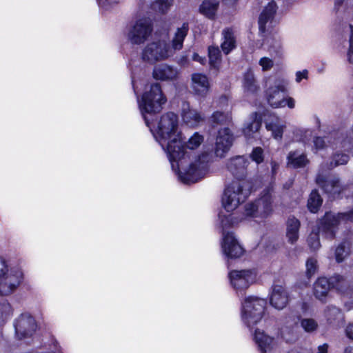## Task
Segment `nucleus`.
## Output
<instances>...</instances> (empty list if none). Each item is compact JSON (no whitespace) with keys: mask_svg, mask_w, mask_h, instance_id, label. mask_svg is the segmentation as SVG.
Returning <instances> with one entry per match:
<instances>
[{"mask_svg":"<svg viewBox=\"0 0 353 353\" xmlns=\"http://www.w3.org/2000/svg\"><path fill=\"white\" fill-rule=\"evenodd\" d=\"M233 141V136L228 128L219 130L216 139L215 154L217 157H223L230 150Z\"/></svg>","mask_w":353,"mask_h":353,"instance_id":"15","label":"nucleus"},{"mask_svg":"<svg viewBox=\"0 0 353 353\" xmlns=\"http://www.w3.org/2000/svg\"><path fill=\"white\" fill-rule=\"evenodd\" d=\"M334 9L338 16L344 14L345 18L353 15V0H336Z\"/></svg>","mask_w":353,"mask_h":353,"instance_id":"30","label":"nucleus"},{"mask_svg":"<svg viewBox=\"0 0 353 353\" xmlns=\"http://www.w3.org/2000/svg\"><path fill=\"white\" fill-rule=\"evenodd\" d=\"M8 265L5 259L0 257V285L7 284L5 281L9 279L8 287H17L22 284L21 280L23 279V274L21 272H17L16 275H8Z\"/></svg>","mask_w":353,"mask_h":353,"instance_id":"21","label":"nucleus"},{"mask_svg":"<svg viewBox=\"0 0 353 353\" xmlns=\"http://www.w3.org/2000/svg\"><path fill=\"white\" fill-rule=\"evenodd\" d=\"M343 216L341 213L326 212L318 222L319 232H321L327 239L330 241L334 239L338 231V226L341 221H343Z\"/></svg>","mask_w":353,"mask_h":353,"instance_id":"10","label":"nucleus"},{"mask_svg":"<svg viewBox=\"0 0 353 353\" xmlns=\"http://www.w3.org/2000/svg\"><path fill=\"white\" fill-rule=\"evenodd\" d=\"M352 244L348 241H342L336 248L335 259L338 263L343 262L351 252Z\"/></svg>","mask_w":353,"mask_h":353,"instance_id":"35","label":"nucleus"},{"mask_svg":"<svg viewBox=\"0 0 353 353\" xmlns=\"http://www.w3.org/2000/svg\"><path fill=\"white\" fill-rule=\"evenodd\" d=\"M300 319L301 326L306 332H312L317 330L318 323L314 319Z\"/></svg>","mask_w":353,"mask_h":353,"instance_id":"41","label":"nucleus"},{"mask_svg":"<svg viewBox=\"0 0 353 353\" xmlns=\"http://www.w3.org/2000/svg\"><path fill=\"white\" fill-rule=\"evenodd\" d=\"M166 102L167 98L158 83H152L150 85V90L143 94L141 101L139 102V108L148 126H149V119L145 113L154 114L159 112Z\"/></svg>","mask_w":353,"mask_h":353,"instance_id":"4","label":"nucleus"},{"mask_svg":"<svg viewBox=\"0 0 353 353\" xmlns=\"http://www.w3.org/2000/svg\"><path fill=\"white\" fill-rule=\"evenodd\" d=\"M252 159L256 163H260L263 161V150L260 147H256L253 149L251 154Z\"/></svg>","mask_w":353,"mask_h":353,"instance_id":"47","label":"nucleus"},{"mask_svg":"<svg viewBox=\"0 0 353 353\" xmlns=\"http://www.w3.org/2000/svg\"><path fill=\"white\" fill-rule=\"evenodd\" d=\"M344 353H353V347L349 346L345 349Z\"/></svg>","mask_w":353,"mask_h":353,"instance_id":"60","label":"nucleus"},{"mask_svg":"<svg viewBox=\"0 0 353 353\" xmlns=\"http://www.w3.org/2000/svg\"><path fill=\"white\" fill-rule=\"evenodd\" d=\"M322 204V199L319 192L313 190L307 201V207L311 212L315 213L318 211Z\"/></svg>","mask_w":353,"mask_h":353,"instance_id":"39","label":"nucleus"},{"mask_svg":"<svg viewBox=\"0 0 353 353\" xmlns=\"http://www.w3.org/2000/svg\"><path fill=\"white\" fill-rule=\"evenodd\" d=\"M308 305L306 302H303L301 305V309L303 312H305L307 310Z\"/></svg>","mask_w":353,"mask_h":353,"instance_id":"59","label":"nucleus"},{"mask_svg":"<svg viewBox=\"0 0 353 353\" xmlns=\"http://www.w3.org/2000/svg\"><path fill=\"white\" fill-rule=\"evenodd\" d=\"M285 128V122L279 119L272 121L266 123V129L272 132V136L276 139H281Z\"/></svg>","mask_w":353,"mask_h":353,"instance_id":"34","label":"nucleus"},{"mask_svg":"<svg viewBox=\"0 0 353 353\" xmlns=\"http://www.w3.org/2000/svg\"><path fill=\"white\" fill-rule=\"evenodd\" d=\"M221 248L223 254L228 259H232L241 257L245 252L243 248L232 232H223Z\"/></svg>","mask_w":353,"mask_h":353,"instance_id":"13","label":"nucleus"},{"mask_svg":"<svg viewBox=\"0 0 353 353\" xmlns=\"http://www.w3.org/2000/svg\"><path fill=\"white\" fill-rule=\"evenodd\" d=\"M15 334L21 340L33 335L36 330V322L29 314H21L14 322Z\"/></svg>","mask_w":353,"mask_h":353,"instance_id":"12","label":"nucleus"},{"mask_svg":"<svg viewBox=\"0 0 353 353\" xmlns=\"http://www.w3.org/2000/svg\"><path fill=\"white\" fill-rule=\"evenodd\" d=\"M178 63L181 65H185L188 62V59L187 55H181L178 61Z\"/></svg>","mask_w":353,"mask_h":353,"instance_id":"55","label":"nucleus"},{"mask_svg":"<svg viewBox=\"0 0 353 353\" xmlns=\"http://www.w3.org/2000/svg\"><path fill=\"white\" fill-rule=\"evenodd\" d=\"M212 125L213 126L219 125H226L231 122L232 117L228 112H223L216 111L214 112L210 118Z\"/></svg>","mask_w":353,"mask_h":353,"instance_id":"38","label":"nucleus"},{"mask_svg":"<svg viewBox=\"0 0 353 353\" xmlns=\"http://www.w3.org/2000/svg\"><path fill=\"white\" fill-rule=\"evenodd\" d=\"M179 70L177 68L163 63L156 65L152 72L153 77L159 81H175L179 76Z\"/></svg>","mask_w":353,"mask_h":353,"instance_id":"17","label":"nucleus"},{"mask_svg":"<svg viewBox=\"0 0 353 353\" xmlns=\"http://www.w3.org/2000/svg\"><path fill=\"white\" fill-rule=\"evenodd\" d=\"M248 163V159L243 156H236L228 161L227 168L233 176L241 179L245 177L247 174Z\"/></svg>","mask_w":353,"mask_h":353,"instance_id":"20","label":"nucleus"},{"mask_svg":"<svg viewBox=\"0 0 353 353\" xmlns=\"http://www.w3.org/2000/svg\"><path fill=\"white\" fill-rule=\"evenodd\" d=\"M272 289V292L270 299L271 305L277 310L284 308L289 301V295L285 291V288Z\"/></svg>","mask_w":353,"mask_h":353,"instance_id":"23","label":"nucleus"},{"mask_svg":"<svg viewBox=\"0 0 353 353\" xmlns=\"http://www.w3.org/2000/svg\"><path fill=\"white\" fill-rule=\"evenodd\" d=\"M305 265H306V274L308 276V277L310 278L317 271V269H318L317 260L314 257L309 258L306 261Z\"/></svg>","mask_w":353,"mask_h":353,"instance_id":"45","label":"nucleus"},{"mask_svg":"<svg viewBox=\"0 0 353 353\" xmlns=\"http://www.w3.org/2000/svg\"><path fill=\"white\" fill-rule=\"evenodd\" d=\"M220 219L221 225L223 228L227 226H232L237 223V221H234V216L232 215L225 217L220 215Z\"/></svg>","mask_w":353,"mask_h":353,"instance_id":"50","label":"nucleus"},{"mask_svg":"<svg viewBox=\"0 0 353 353\" xmlns=\"http://www.w3.org/2000/svg\"><path fill=\"white\" fill-rule=\"evenodd\" d=\"M288 82L284 79H276L272 85L267 89L266 98L269 105L273 108H281L285 105L290 109L295 107V100L291 97H284L288 92Z\"/></svg>","mask_w":353,"mask_h":353,"instance_id":"6","label":"nucleus"},{"mask_svg":"<svg viewBox=\"0 0 353 353\" xmlns=\"http://www.w3.org/2000/svg\"><path fill=\"white\" fill-rule=\"evenodd\" d=\"M307 244L309 247L313 250H317L321 247L319 231H312L307 238Z\"/></svg>","mask_w":353,"mask_h":353,"instance_id":"44","label":"nucleus"},{"mask_svg":"<svg viewBox=\"0 0 353 353\" xmlns=\"http://www.w3.org/2000/svg\"><path fill=\"white\" fill-rule=\"evenodd\" d=\"M237 290H239V288H236ZM245 288H239V290H244Z\"/></svg>","mask_w":353,"mask_h":353,"instance_id":"64","label":"nucleus"},{"mask_svg":"<svg viewBox=\"0 0 353 353\" xmlns=\"http://www.w3.org/2000/svg\"><path fill=\"white\" fill-rule=\"evenodd\" d=\"M174 54L169 43L164 39L148 43L142 52V59L151 63L165 60Z\"/></svg>","mask_w":353,"mask_h":353,"instance_id":"7","label":"nucleus"},{"mask_svg":"<svg viewBox=\"0 0 353 353\" xmlns=\"http://www.w3.org/2000/svg\"><path fill=\"white\" fill-rule=\"evenodd\" d=\"M259 65L263 71L270 70L274 65L273 61L268 57H263L259 61Z\"/></svg>","mask_w":353,"mask_h":353,"instance_id":"49","label":"nucleus"},{"mask_svg":"<svg viewBox=\"0 0 353 353\" xmlns=\"http://www.w3.org/2000/svg\"><path fill=\"white\" fill-rule=\"evenodd\" d=\"M343 279V277L339 274H335L329 279L321 276L316 281L315 287H335L336 285L342 283Z\"/></svg>","mask_w":353,"mask_h":353,"instance_id":"37","label":"nucleus"},{"mask_svg":"<svg viewBox=\"0 0 353 353\" xmlns=\"http://www.w3.org/2000/svg\"><path fill=\"white\" fill-rule=\"evenodd\" d=\"M192 59L194 61H199L201 63H202V61H203V59L200 56H199V54H197L196 53H194Z\"/></svg>","mask_w":353,"mask_h":353,"instance_id":"57","label":"nucleus"},{"mask_svg":"<svg viewBox=\"0 0 353 353\" xmlns=\"http://www.w3.org/2000/svg\"><path fill=\"white\" fill-rule=\"evenodd\" d=\"M341 215H344L343 216V221H351L353 222V209L348 212L341 213Z\"/></svg>","mask_w":353,"mask_h":353,"instance_id":"53","label":"nucleus"},{"mask_svg":"<svg viewBox=\"0 0 353 353\" xmlns=\"http://www.w3.org/2000/svg\"><path fill=\"white\" fill-rule=\"evenodd\" d=\"M219 7L217 0H204L199 7L200 12L209 19H214Z\"/></svg>","mask_w":353,"mask_h":353,"instance_id":"32","label":"nucleus"},{"mask_svg":"<svg viewBox=\"0 0 353 353\" xmlns=\"http://www.w3.org/2000/svg\"><path fill=\"white\" fill-rule=\"evenodd\" d=\"M203 141V137L199 134L198 132L194 133L185 144H182L181 138L180 137L181 150L183 152V156L179 159H172V161L169 159L172 169L174 170L175 166L179 168L180 165L179 161H181L183 159H185V157L190 158V153L187 151L188 149L190 150H195L200 146Z\"/></svg>","mask_w":353,"mask_h":353,"instance_id":"14","label":"nucleus"},{"mask_svg":"<svg viewBox=\"0 0 353 353\" xmlns=\"http://www.w3.org/2000/svg\"><path fill=\"white\" fill-rule=\"evenodd\" d=\"M345 333L349 339L353 340V324L350 325L346 327Z\"/></svg>","mask_w":353,"mask_h":353,"instance_id":"54","label":"nucleus"},{"mask_svg":"<svg viewBox=\"0 0 353 353\" xmlns=\"http://www.w3.org/2000/svg\"><path fill=\"white\" fill-rule=\"evenodd\" d=\"M313 143L316 150H322L327 146L326 141L323 137H315L313 140Z\"/></svg>","mask_w":353,"mask_h":353,"instance_id":"51","label":"nucleus"},{"mask_svg":"<svg viewBox=\"0 0 353 353\" xmlns=\"http://www.w3.org/2000/svg\"><path fill=\"white\" fill-rule=\"evenodd\" d=\"M323 290L319 292L317 288H313L314 296L322 303H326L332 297V292L342 296V301L344 306L347 310L353 309V288H323Z\"/></svg>","mask_w":353,"mask_h":353,"instance_id":"11","label":"nucleus"},{"mask_svg":"<svg viewBox=\"0 0 353 353\" xmlns=\"http://www.w3.org/2000/svg\"><path fill=\"white\" fill-rule=\"evenodd\" d=\"M174 0H155L151 4V8L155 12L165 14L173 5Z\"/></svg>","mask_w":353,"mask_h":353,"instance_id":"40","label":"nucleus"},{"mask_svg":"<svg viewBox=\"0 0 353 353\" xmlns=\"http://www.w3.org/2000/svg\"><path fill=\"white\" fill-rule=\"evenodd\" d=\"M308 72L307 70H303V71H298L296 73V81L297 83L301 82L303 79H307L308 77Z\"/></svg>","mask_w":353,"mask_h":353,"instance_id":"52","label":"nucleus"},{"mask_svg":"<svg viewBox=\"0 0 353 353\" xmlns=\"http://www.w3.org/2000/svg\"><path fill=\"white\" fill-rule=\"evenodd\" d=\"M243 85L245 92L248 93H256L258 92L259 87L254 78V75L251 70H248L245 73L243 77Z\"/></svg>","mask_w":353,"mask_h":353,"instance_id":"33","label":"nucleus"},{"mask_svg":"<svg viewBox=\"0 0 353 353\" xmlns=\"http://www.w3.org/2000/svg\"><path fill=\"white\" fill-rule=\"evenodd\" d=\"M250 194V183L245 181H235L228 185L221 199L222 205L227 212H232L243 203Z\"/></svg>","mask_w":353,"mask_h":353,"instance_id":"3","label":"nucleus"},{"mask_svg":"<svg viewBox=\"0 0 353 353\" xmlns=\"http://www.w3.org/2000/svg\"><path fill=\"white\" fill-rule=\"evenodd\" d=\"M316 182L326 193L333 196L339 195L343 190L339 179L336 176L327 180L323 174L319 173L316 178Z\"/></svg>","mask_w":353,"mask_h":353,"instance_id":"18","label":"nucleus"},{"mask_svg":"<svg viewBox=\"0 0 353 353\" xmlns=\"http://www.w3.org/2000/svg\"><path fill=\"white\" fill-rule=\"evenodd\" d=\"M349 161V156L345 154H336L334 155L331 164L334 166L344 165Z\"/></svg>","mask_w":353,"mask_h":353,"instance_id":"46","label":"nucleus"},{"mask_svg":"<svg viewBox=\"0 0 353 353\" xmlns=\"http://www.w3.org/2000/svg\"><path fill=\"white\" fill-rule=\"evenodd\" d=\"M15 289L16 288H7V290L6 291L5 294H12Z\"/></svg>","mask_w":353,"mask_h":353,"instance_id":"61","label":"nucleus"},{"mask_svg":"<svg viewBox=\"0 0 353 353\" xmlns=\"http://www.w3.org/2000/svg\"><path fill=\"white\" fill-rule=\"evenodd\" d=\"M182 118L189 125H194L203 120V117L196 110L191 109L188 103L184 102L182 106Z\"/></svg>","mask_w":353,"mask_h":353,"instance_id":"28","label":"nucleus"},{"mask_svg":"<svg viewBox=\"0 0 353 353\" xmlns=\"http://www.w3.org/2000/svg\"><path fill=\"white\" fill-rule=\"evenodd\" d=\"M178 124L177 115L171 112L163 114L157 123L156 139L167 152L171 161L172 159H179L183 156Z\"/></svg>","mask_w":353,"mask_h":353,"instance_id":"1","label":"nucleus"},{"mask_svg":"<svg viewBox=\"0 0 353 353\" xmlns=\"http://www.w3.org/2000/svg\"><path fill=\"white\" fill-rule=\"evenodd\" d=\"M272 171L273 172L275 171V163H272Z\"/></svg>","mask_w":353,"mask_h":353,"instance_id":"62","label":"nucleus"},{"mask_svg":"<svg viewBox=\"0 0 353 353\" xmlns=\"http://www.w3.org/2000/svg\"><path fill=\"white\" fill-rule=\"evenodd\" d=\"M300 221L295 217H290L286 223V236L289 243L294 244L299 239Z\"/></svg>","mask_w":353,"mask_h":353,"instance_id":"27","label":"nucleus"},{"mask_svg":"<svg viewBox=\"0 0 353 353\" xmlns=\"http://www.w3.org/2000/svg\"><path fill=\"white\" fill-rule=\"evenodd\" d=\"M350 36L349 39L350 46L347 52V59L350 63H353V26H350Z\"/></svg>","mask_w":353,"mask_h":353,"instance_id":"48","label":"nucleus"},{"mask_svg":"<svg viewBox=\"0 0 353 353\" xmlns=\"http://www.w3.org/2000/svg\"><path fill=\"white\" fill-rule=\"evenodd\" d=\"M222 42L221 48L224 54H228L236 48V38L234 32L230 28H225L222 30Z\"/></svg>","mask_w":353,"mask_h":353,"instance_id":"26","label":"nucleus"},{"mask_svg":"<svg viewBox=\"0 0 353 353\" xmlns=\"http://www.w3.org/2000/svg\"><path fill=\"white\" fill-rule=\"evenodd\" d=\"M13 309L10 303L5 299L0 300V327L12 316Z\"/></svg>","mask_w":353,"mask_h":353,"instance_id":"36","label":"nucleus"},{"mask_svg":"<svg viewBox=\"0 0 353 353\" xmlns=\"http://www.w3.org/2000/svg\"><path fill=\"white\" fill-rule=\"evenodd\" d=\"M328 345L324 343L322 345L318 347V351L316 353H327Z\"/></svg>","mask_w":353,"mask_h":353,"instance_id":"56","label":"nucleus"},{"mask_svg":"<svg viewBox=\"0 0 353 353\" xmlns=\"http://www.w3.org/2000/svg\"><path fill=\"white\" fill-rule=\"evenodd\" d=\"M238 0H223V1L228 5H233L236 3Z\"/></svg>","mask_w":353,"mask_h":353,"instance_id":"58","label":"nucleus"},{"mask_svg":"<svg viewBox=\"0 0 353 353\" xmlns=\"http://www.w3.org/2000/svg\"><path fill=\"white\" fill-rule=\"evenodd\" d=\"M189 30L188 24L184 23L181 28H178L172 39L171 49L174 52L175 50H179L183 48V43Z\"/></svg>","mask_w":353,"mask_h":353,"instance_id":"29","label":"nucleus"},{"mask_svg":"<svg viewBox=\"0 0 353 353\" xmlns=\"http://www.w3.org/2000/svg\"><path fill=\"white\" fill-rule=\"evenodd\" d=\"M152 31L153 25L151 19L149 18L140 19L128 29L127 39L133 45H141L148 40Z\"/></svg>","mask_w":353,"mask_h":353,"instance_id":"9","label":"nucleus"},{"mask_svg":"<svg viewBox=\"0 0 353 353\" xmlns=\"http://www.w3.org/2000/svg\"><path fill=\"white\" fill-rule=\"evenodd\" d=\"M210 63L216 67L221 59V51L218 46H210L208 48Z\"/></svg>","mask_w":353,"mask_h":353,"instance_id":"42","label":"nucleus"},{"mask_svg":"<svg viewBox=\"0 0 353 353\" xmlns=\"http://www.w3.org/2000/svg\"><path fill=\"white\" fill-rule=\"evenodd\" d=\"M208 154H203L198 156L194 162L184 172H179V177L185 184L194 183L203 178L208 172Z\"/></svg>","mask_w":353,"mask_h":353,"instance_id":"8","label":"nucleus"},{"mask_svg":"<svg viewBox=\"0 0 353 353\" xmlns=\"http://www.w3.org/2000/svg\"><path fill=\"white\" fill-rule=\"evenodd\" d=\"M254 340L261 353H267L268 350L272 349L274 338L267 335L263 331L261 332L258 328L254 330Z\"/></svg>","mask_w":353,"mask_h":353,"instance_id":"25","label":"nucleus"},{"mask_svg":"<svg viewBox=\"0 0 353 353\" xmlns=\"http://www.w3.org/2000/svg\"><path fill=\"white\" fill-rule=\"evenodd\" d=\"M261 126V121L258 119H254L243 129V133L246 137H251L253 133L256 132L260 129Z\"/></svg>","mask_w":353,"mask_h":353,"instance_id":"43","label":"nucleus"},{"mask_svg":"<svg viewBox=\"0 0 353 353\" xmlns=\"http://www.w3.org/2000/svg\"><path fill=\"white\" fill-rule=\"evenodd\" d=\"M309 163L305 154L298 151H292L288 156V163L294 168L305 167Z\"/></svg>","mask_w":353,"mask_h":353,"instance_id":"31","label":"nucleus"},{"mask_svg":"<svg viewBox=\"0 0 353 353\" xmlns=\"http://www.w3.org/2000/svg\"><path fill=\"white\" fill-rule=\"evenodd\" d=\"M274 197L273 188H265L258 199L245 205V216L261 219L268 218L273 212Z\"/></svg>","mask_w":353,"mask_h":353,"instance_id":"5","label":"nucleus"},{"mask_svg":"<svg viewBox=\"0 0 353 353\" xmlns=\"http://www.w3.org/2000/svg\"><path fill=\"white\" fill-rule=\"evenodd\" d=\"M210 84L208 77L201 73H193L191 77V88L194 93L205 97L208 93Z\"/></svg>","mask_w":353,"mask_h":353,"instance_id":"19","label":"nucleus"},{"mask_svg":"<svg viewBox=\"0 0 353 353\" xmlns=\"http://www.w3.org/2000/svg\"><path fill=\"white\" fill-rule=\"evenodd\" d=\"M325 316L327 323L339 328L345 325V316L342 310L334 305L327 306L325 311Z\"/></svg>","mask_w":353,"mask_h":353,"instance_id":"22","label":"nucleus"},{"mask_svg":"<svg viewBox=\"0 0 353 353\" xmlns=\"http://www.w3.org/2000/svg\"><path fill=\"white\" fill-rule=\"evenodd\" d=\"M229 279L232 285H254L256 281V273L252 270H232Z\"/></svg>","mask_w":353,"mask_h":353,"instance_id":"16","label":"nucleus"},{"mask_svg":"<svg viewBox=\"0 0 353 353\" xmlns=\"http://www.w3.org/2000/svg\"><path fill=\"white\" fill-rule=\"evenodd\" d=\"M276 11V6L274 1L270 2L263 9L259 19V31L264 33L266 30V24L274 19Z\"/></svg>","mask_w":353,"mask_h":353,"instance_id":"24","label":"nucleus"},{"mask_svg":"<svg viewBox=\"0 0 353 353\" xmlns=\"http://www.w3.org/2000/svg\"><path fill=\"white\" fill-rule=\"evenodd\" d=\"M267 301L254 296L245 299L241 306V319L245 325L252 330L265 316Z\"/></svg>","mask_w":353,"mask_h":353,"instance_id":"2","label":"nucleus"},{"mask_svg":"<svg viewBox=\"0 0 353 353\" xmlns=\"http://www.w3.org/2000/svg\"><path fill=\"white\" fill-rule=\"evenodd\" d=\"M2 289H3V288H0V294H3V291L2 290Z\"/></svg>","mask_w":353,"mask_h":353,"instance_id":"63","label":"nucleus"}]
</instances>
